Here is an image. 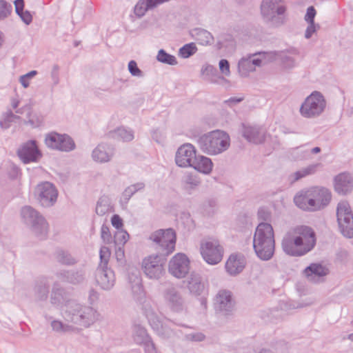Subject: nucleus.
Returning <instances> with one entry per match:
<instances>
[{
	"instance_id": "17",
	"label": "nucleus",
	"mask_w": 353,
	"mask_h": 353,
	"mask_svg": "<svg viewBox=\"0 0 353 353\" xmlns=\"http://www.w3.org/2000/svg\"><path fill=\"white\" fill-rule=\"evenodd\" d=\"M142 269L144 274L151 279L158 280L165 274L163 261L157 254L145 257L142 261Z\"/></svg>"
},
{
	"instance_id": "8",
	"label": "nucleus",
	"mask_w": 353,
	"mask_h": 353,
	"mask_svg": "<svg viewBox=\"0 0 353 353\" xmlns=\"http://www.w3.org/2000/svg\"><path fill=\"white\" fill-rule=\"evenodd\" d=\"M23 223L31 232L40 239H44L49 230L46 219L30 206L23 208Z\"/></svg>"
},
{
	"instance_id": "7",
	"label": "nucleus",
	"mask_w": 353,
	"mask_h": 353,
	"mask_svg": "<svg viewBox=\"0 0 353 353\" xmlns=\"http://www.w3.org/2000/svg\"><path fill=\"white\" fill-rule=\"evenodd\" d=\"M327 106L324 95L319 91H313L301 103L299 113L303 118L315 119L321 116Z\"/></svg>"
},
{
	"instance_id": "36",
	"label": "nucleus",
	"mask_w": 353,
	"mask_h": 353,
	"mask_svg": "<svg viewBox=\"0 0 353 353\" xmlns=\"http://www.w3.org/2000/svg\"><path fill=\"white\" fill-rule=\"evenodd\" d=\"M112 136L123 141L128 142L134 139V132L132 129L120 127L112 132Z\"/></svg>"
},
{
	"instance_id": "40",
	"label": "nucleus",
	"mask_w": 353,
	"mask_h": 353,
	"mask_svg": "<svg viewBox=\"0 0 353 353\" xmlns=\"http://www.w3.org/2000/svg\"><path fill=\"white\" fill-rule=\"evenodd\" d=\"M297 63L295 59L290 55H284L281 57L280 68L284 72H288L293 70Z\"/></svg>"
},
{
	"instance_id": "57",
	"label": "nucleus",
	"mask_w": 353,
	"mask_h": 353,
	"mask_svg": "<svg viewBox=\"0 0 353 353\" xmlns=\"http://www.w3.org/2000/svg\"><path fill=\"white\" fill-rule=\"evenodd\" d=\"M37 74V71L32 70L30 72L23 74V88H27L30 85V80L35 77Z\"/></svg>"
},
{
	"instance_id": "46",
	"label": "nucleus",
	"mask_w": 353,
	"mask_h": 353,
	"mask_svg": "<svg viewBox=\"0 0 353 353\" xmlns=\"http://www.w3.org/2000/svg\"><path fill=\"white\" fill-rule=\"evenodd\" d=\"M152 138L157 143L163 145L166 140V133L160 129H155L152 132Z\"/></svg>"
},
{
	"instance_id": "26",
	"label": "nucleus",
	"mask_w": 353,
	"mask_h": 353,
	"mask_svg": "<svg viewBox=\"0 0 353 353\" xmlns=\"http://www.w3.org/2000/svg\"><path fill=\"white\" fill-rule=\"evenodd\" d=\"M96 281L102 289L110 290L115 283L114 272L107 267H99L97 270Z\"/></svg>"
},
{
	"instance_id": "23",
	"label": "nucleus",
	"mask_w": 353,
	"mask_h": 353,
	"mask_svg": "<svg viewBox=\"0 0 353 353\" xmlns=\"http://www.w3.org/2000/svg\"><path fill=\"white\" fill-rule=\"evenodd\" d=\"M164 299L167 306L174 313H179L184 309V301L174 288H169L164 292Z\"/></svg>"
},
{
	"instance_id": "24",
	"label": "nucleus",
	"mask_w": 353,
	"mask_h": 353,
	"mask_svg": "<svg viewBox=\"0 0 353 353\" xmlns=\"http://www.w3.org/2000/svg\"><path fill=\"white\" fill-rule=\"evenodd\" d=\"M214 307L221 312L231 311L234 307L232 293L227 290H220L214 299Z\"/></svg>"
},
{
	"instance_id": "20",
	"label": "nucleus",
	"mask_w": 353,
	"mask_h": 353,
	"mask_svg": "<svg viewBox=\"0 0 353 353\" xmlns=\"http://www.w3.org/2000/svg\"><path fill=\"white\" fill-rule=\"evenodd\" d=\"M241 134L249 143L253 144L263 143L267 138L265 129L259 125L243 124Z\"/></svg>"
},
{
	"instance_id": "55",
	"label": "nucleus",
	"mask_w": 353,
	"mask_h": 353,
	"mask_svg": "<svg viewBox=\"0 0 353 353\" xmlns=\"http://www.w3.org/2000/svg\"><path fill=\"white\" fill-rule=\"evenodd\" d=\"M111 223L117 230L123 229V220L118 214L112 216L111 219Z\"/></svg>"
},
{
	"instance_id": "49",
	"label": "nucleus",
	"mask_w": 353,
	"mask_h": 353,
	"mask_svg": "<svg viewBox=\"0 0 353 353\" xmlns=\"http://www.w3.org/2000/svg\"><path fill=\"white\" fill-rule=\"evenodd\" d=\"M130 282L132 283V288L136 292L141 288V279L137 272L132 274V276L129 278Z\"/></svg>"
},
{
	"instance_id": "28",
	"label": "nucleus",
	"mask_w": 353,
	"mask_h": 353,
	"mask_svg": "<svg viewBox=\"0 0 353 353\" xmlns=\"http://www.w3.org/2000/svg\"><path fill=\"white\" fill-rule=\"evenodd\" d=\"M41 157L42 153L36 141L30 140L23 144V163H37Z\"/></svg>"
},
{
	"instance_id": "41",
	"label": "nucleus",
	"mask_w": 353,
	"mask_h": 353,
	"mask_svg": "<svg viewBox=\"0 0 353 353\" xmlns=\"http://www.w3.org/2000/svg\"><path fill=\"white\" fill-rule=\"evenodd\" d=\"M197 50L198 48L194 43H189L179 48V56L183 59H188L194 55Z\"/></svg>"
},
{
	"instance_id": "29",
	"label": "nucleus",
	"mask_w": 353,
	"mask_h": 353,
	"mask_svg": "<svg viewBox=\"0 0 353 353\" xmlns=\"http://www.w3.org/2000/svg\"><path fill=\"white\" fill-rule=\"evenodd\" d=\"M23 112L26 113V119H23V123L30 125L32 128H38L43 123V117L39 114L36 108L26 105L23 108Z\"/></svg>"
},
{
	"instance_id": "16",
	"label": "nucleus",
	"mask_w": 353,
	"mask_h": 353,
	"mask_svg": "<svg viewBox=\"0 0 353 353\" xmlns=\"http://www.w3.org/2000/svg\"><path fill=\"white\" fill-rule=\"evenodd\" d=\"M22 116V106L17 99H12L10 107L3 112L0 117V127L8 129L12 125L19 124Z\"/></svg>"
},
{
	"instance_id": "52",
	"label": "nucleus",
	"mask_w": 353,
	"mask_h": 353,
	"mask_svg": "<svg viewBox=\"0 0 353 353\" xmlns=\"http://www.w3.org/2000/svg\"><path fill=\"white\" fill-rule=\"evenodd\" d=\"M101 236L105 243H110L112 241V235L108 226L102 225L101 228Z\"/></svg>"
},
{
	"instance_id": "2",
	"label": "nucleus",
	"mask_w": 353,
	"mask_h": 353,
	"mask_svg": "<svg viewBox=\"0 0 353 353\" xmlns=\"http://www.w3.org/2000/svg\"><path fill=\"white\" fill-rule=\"evenodd\" d=\"M316 244L315 233L305 225L289 230L283 236L281 245L288 255L301 256L310 252Z\"/></svg>"
},
{
	"instance_id": "63",
	"label": "nucleus",
	"mask_w": 353,
	"mask_h": 353,
	"mask_svg": "<svg viewBox=\"0 0 353 353\" xmlns=\"http://www.w3.org/2000/svg\"><path fill=\"white\" fill-rule=\"evenodd\" d=\"M205 336L202 333L190 334L188 335V339L194 341H201Z\"/></svg>"
},
{
	"instance_id": "19",
	"label": "nucleus",
	"mask_w": 353,
	"mask_h": 353,
	"mask_svg": "<svg viewBox=\"0 0 353 353\" xmlns=\"http://www.w3.org/2000/svg\"><path fill=\"white\" fill-rule=\"evenodd\" d=\"M312 190L314 212L322 210L329 205L332 195L328 188L322 186H312Z\"/></svg>"
},
{
	"instance_id": "54",
	"label": "nucleus",
	"mask_w": 353,
	"mask_h": 353,
	"mask_svg": "<svg viewBox=\"0 0 353 353\" xmlns=\"http://www.w3.org/2000/svg\"><path fill=\"white\" fill-rule=\"evenodd\" d=\"M308 26L305 32V37L306 39H310L313 34H314L317 30L319 28V24H316L315 23H307Z\"/></svg>"
},
{
	"instance_id": "50",
	"label": "nucleus",
	"mask_w": 353,
	"mask_h": 353,
	"mask_svg": "<svg viewBox=\"0 0 353 353\" xmlns=\"http://www.w3.org/2000/svg\"><path fill=\"white\" fill-rule=\"evenodd\" d=\"M307 172L305 167L302 168L301 169L297 170L296 172L292 173L290 179L292 182L296 181L302 178L308 176Z\"/></svg>"
},
{
	"instance_id": "30",
	"label": "nucleus",
	"mask_w": 353,
	"mask_h": 353,
	"mask_svg": "<svg viewBox=\"0 0 353 353\" xmlns=\"http://www.w3.org/2000/svg\"><path fill=\"white\" fill-rule=\"evenodd\" d=\"M188 288L190 292L194 295L201 294L205 290L200 276L194 273L191 274L188 278Z\"/></svg>"
},
{
	"instance_id": "39",
	"label": "nucleus",
	"mask_w": 353,
	"mask_h": 353,
	"mask_svg": "<svg viewBox=\"0 0 353 353\" xmlns=\"http://www.w3.org/2000/svg\"><path fill=\"white\" fill-rule=\"evenodd\" d=\"M194 36L197 41L203 46L210 43L213 40L211 33L203 29L196 30Z\"/></svg>"
},
{
	"instance_id": "62",
	"label": "nucleus",
	"mask_w": 353,
	"mask_h": 353,
	"mask_svg": "<svg viewBox=\"0 0 353 353\" xmlns=\"http://www.w3.org/2000/svg\"><path fill=\"white\" fill-rule=\"evenodd\" d=\"M83 279V277L81 274H70L68 276V281L72 283H77L81 282Z\"/></svg>"
},
{
	"instance_id": "61",
	"label": "nucleus",
	"mask_w": 353,
	"mask_h": 353,
	"mask_svg": "<svg viewBox=\"0 0 353 353\" xmlns=\"http://www.w3.org/2000/svg\"><path fill=\"white\" fill-rule=\"evenodd\" d=\"M243 97H231L228 100H225L224 101V103L230 106V107H232L234 105H235L236 104L241 102L243 101Z\"/></svg>"
},
{
	"instance_id": "21",
	"label": "nucleus",
	"mask_w": 353,
	"mask_h": 353,
	"mask_svg": "<svg viewBox=\"0 0 353 353\" xmlns=\"http://www.w3.org/2000/svg\"><path fill=\"white\" fill-rule=\"evenodd\" d=\"M114 148L107 143L98 144L91 152L92 160L99 164L110 162L114 155Z\"/></svg>"
},
{
	"instance_id": "27",
	"label": "nucleus",
	"mask_w": 353,
	"mask_h": 353,
	"mask_svg": "<svg viewBox=\"0 0 353 353\" xmlns=\"http://www.w3.org/2000/svg\"><path fill=\"white\" fill-rule=\"evenodd\" d=\"M246 264L245 257L239 254H232L225 263L226 272L231 276H235L241 273Z\"/></svg>"
},
{
	"instance_id": "43",
	"label": "nucleus",
	"mask_w": 353,
	"mask_h": 353,
	"mask_svg": "<svg viewBox=\"0 0 353 353\" xmlns=\"http://www.w3.org/2000/svg\"><path fill=\"white\" fill-rule=\"evenodd\" d=\"M12 11V6L6 0H0V21L8 18Z\"/></svg>"
},
{
	"instance_id": "33",
	"label": "nucleus",
	"mask_w": 353,
	"mask_h": 353,
	"mask_svg": "<svg viewBox=\"0 0 353 353\" xmlns=\"http://www.w3.org/2000/svg\"><path fill=\"white\" fill-rule=\"evenodd\" d=\"M288 157L292 161L309 159V148H307L306 145L291 148L288 152Z\"/></svg>"
},
{
	"instance_id": "18",
	"label": "nucleus",
	"mask_w": 353,
	"mask_h": 353,
	"mask_svg": "<svg viewBox=\"0 0 353 353\" xmlns=\"http://www.w3.org/2000/svg\"><path fill=\"white\" fill-rule=\"evenodd\" d=\"M329 274L328 267L320 263H311L303 270V274L307 281L315 284L324 282Z\"/></svg>"
},
{
	"instance_id": "34",
	"label": "nucleus",
	"mask_w": 353,
	"mask_h": 353,
	"mask_svg": "<svg viewBox=\"0 0 353 353\" xmlns=\"http://www.w3.org/2000/svg\"><path fill=\"white\" fill-rule=\"evenodd\" d=\"M96 213L99 216H105L114 211L110 199L105 196L100 197L96 206Z\"/></svg>"
},
{
	"instance_id": "56",
	"label": "nucleus",
	"mask_w": 353,
	"mask_h": 353,
	"mask_svg": "<svg viewBox=\"0 0 353 353\" xmlns=\"http://www.w3.org/2000/svg\"><path fill=\"white\" fill-rule=\"evenodd\" d=\"M141 345H144L145 350L147 353H157L155 345L150 338Z\"/></svg>"
},
{
	"instance_id": "37",
	"label": "nucleus",
	"mask_w": 353,
	"mask_h": 353,
	"mask_svg": "<svg viewBox=\"0 0 353 353\" xmlns=\"http://www.w3.org/2000/svg\"><path fill=\"white\" fill-rule=\"evenodd\" d=\"M156 59L159 63L169 65H176L178 64L176 57L168 53L163 49H161L158 51Z\"/></svg>"
},
{
	"instance_id": "31",
	"label": "nucleus",
	"mask_w": 353,
	"mask_h": 353,
	"mask_svg": "<svg viewBox=\"0 0 353 353\" xmlns=\"http://www.w3.org/2000/svg\"><path fill=\"white\" fill-rule=\"evenodd\" d=\"M201 74L204 79L211 83H219V81L223 79L217 74L216 68L210 64H204L201 69Z\"/></svg>"
},
{
	"instance_id": "5",
	"label": "nucleus",
	"mask_w": 353,
	"mask_h": 353,
	"mask_svg": "<svg viewBox=\"0 0 353 353\" xmlns=\"http://www.w3.org/2000/svg\"><path fill=\"white\" fill-rule=\"evenodd\" d=\"M197 144L203 154L216 156L229 149L230 137L223 130H214L201 134L197 139Z\"/></svg>"
},
{
	"instance_id": "6",
	"label": "nucleus",
	"mask_w": 353,
	"mask_h": 353,
	"mask_svg": "<svg viewBox=\"0 0 353 353\" xmlns=\"http://www.w3.org/2000/svg\"><path fill=\"white\" fill-rule=\"evenodd\" d=\"M287 7L283 0H262L260 14L263 21L272 28H279L286 22Z\"/></svg>"
},
{
	"instance_id": "10",
	"label": "nucleus",
	"mask_w": 353,
	"mask_h": 353,
	"mask_svg": "<svg viewBox=\"0 0 353 353\" xmlns=\"http://www.w3.org/2000/svg\"><path fill=\"white\" fill-rule=\"evenodd\" d=\"M199 252L208 264L214 265L222 261L224 250L218 239L208 237L201 241Z\"/></svg>"
},
{
	"instance_id": "47",
	"label": "nucleus",
	"mask_w": 353,
	"mask_h": 353,
	"mask_svg": "<svg viewBox=\"0 0 353 353\" xmlns=\"http://www.w3.org/2000/svg\"><path fill=\"white\" fill-rule=\"evenodd\" d=\"M219 68L220 72L226 77H229L231 74L230 63L228 60L223 59L219 62Z\"/></svg>"
},
{
	"instance_id": "11",
	"label": "nucleus",
	"mask_w": 353,
	"mask_h": 353,
	"mask_svg": "<svg viewBox=\"0 0 353 353\" xmlns=\"http://www.w3.org/2000/svg\"><path fill=\"white\" fill-rule=\"evenodd\" d=\"M271 58L272 54L268 52H260L243 57L237 63L238 73L242 77H247L251 72L256 70V67L266 63Z\"/></svg>"
},
{
	"instance_id": "22",
	"label": "nucleus",
	"mask_w": 353,
	"mask_h": 353,
	"mask_svg": "<svg viewBox=\"0 0 353 353\" xmlns=\"http://www.w3.org/2000/svg\"><path fill=\"white\" fill-rule=\"evenodd\" d=\"M333 186L336 192L345 195L353 190V176L349 172H341L333 179Z\"/></svg>"
},
{
	"instance_id": "53",
	"label": "nucleus",
	"mask_w": 353,
	"mask_h": 353,
	"mask_svg": "<svg viewBox=\"0 0 353 353\" xmlns=\"http://www.w3.org/2000/svg\"><path fill=\"white\" fill-rule=\"evenodd\" d=\"M316 10L313 6H310L307 9V12L304 17L305 21L307 23H314V17L316 16Z\"/></svg>"
},
{
	"instance_id": "45",
	"label": "nucleus",
	"mask_w": 353,
	"mask_h": 353,
	"mask_svg": "<svg viewBox=\"0 0 353 353\" xmlns=\"http://www.w3.org/2000/svg\"><path fill=\"white\" fill-rule=\"evenodd\" d=\"M128 239L129 234L123 229L117 230L114 234V243L119 246L123 245Z\"/></svg>"
},
{
	"instance_id": "58",
	"label": "nucleus",
	"mask_w": 353,
	"mask_h": 353,
	"mask_svg": "<svg viewBox=\"0 0 353 353\" xmlns=\"http://www.w3.org/2000/svg\"><path fill=\"white\" fill-rule=\"evenodd\" d=\"M320 166L321 163H315L305 166V168L306 169L308 175L310 176L314 174Z\"/></svg>"
},
{
	"instance_id": "4",
	"label": "nucleus",
	"mask_w": 353,
	"mask_h": 353,
	"mask_svg": "<svg viewBox=\"0 0 353 353\" xmlns=\"http://www.w3.org/2000/svg\"><path fill=\"white\" fill-rule=\"evenodd\" d=\"M253 248L261 260L272 259L274 253L275 239L274 231L270 223L262 222L257 225L253 236Z\"/></svg>"
},
{
	"instance_id": "51",
	"label": "nucleus",
	"mask_w": 353,
	"mask_h": 353,
	"mask_svg": "<svg viewBox=\"0 0 353 353\" xmlns=\"http://www.w3.org/2000/svg\"><path fill=\"white\" fill-rule=\"evenodd\" d=\"M307 172L305 167L302 168L301 169L297 170L296 172L292 173L290 179L292 182L296 181L302 178L308 176Z\"/></svg>"
},
{
	"instance_id": "12",
	"label": "nucleus",
	"mask_w": 353,
	"mask_h": 353,
	"mask_svg": "<svg viewBox=\"0 0 353 353\" xmlns=\"http://www.w3.org/2000/svg\"><path fill=\"white\" fill-rule=\"evenodd\" d=\"M45 145L53 150L70 152L76 148L74 141L67 134H60L52 131L44 136Z\"/></svg>"
},
{
	"instance_id": "44",
	"label": "nucleus",
	"mask_w": 353,
	"mask_h": 353,
	"mask_svg": "<svg viewBox=\"0 0 353 353\" xmlns=\"http://www.w3.org/2000/svg\"><path fill=\"white\" fill-rule=\"evenodd\" d=\"M128 70L134 77L143 78L144 77V72L138 67L137 62L134 60L128 62Z\"/></svg>"
},
{
	"instance_id": "48",
	"label": "nucleus",
	"mask_w": 353,
	"mask_h": 353,
	"mask_svg": "<svg viewBox=\"0 0 353 353\" xmlns=\"http://www.w3.org/2000/svg\"><path fill=\"white\" fill-rule=\"evenodd\" d=\"M110 256V249L105 246L101 247V248L100 250V259H101L100 267H106V265L108 262Z\"/></svg>"
},
{
	"instance_id": "13",
	"label": "nucleus",
	"mask_w": 353,
	"mask_h": 353,
	"mask_svg": "<svg viewBox=\"0 0 353 353\" xmlns=\"http://www.w3.org/2000/svg\"><path fill=\"white\" fill-rule=\"evenodd\" d=\"M336 216L339 228L342 234L348 238L353 237V213L347 201L339 203Z\"/></svg>"
},
{
	"instance_id": "60",
	"label": "nucleus",
	"mask_w": 353,
	"mask_h": 353,
	"mask_svg": "<svg viewBox=\"0 0 353 353\" xmlns=\"http://www.w3.org/2000/svg\"><path fill=\"white\" fill-rule=\"evenodd\" d=\"M20 169L14 164L10 165L8 174L11 179H15L19 174Z\"/></svg>"
},
{
	"instance_id": "3",
	"label": "nucleus",
	"mask_w": 353,
	"mask_h": 353,
	"mask_svg": "<svg viewBox=\"0 0 353 353\" xmlns=\"http://www.w3.org/2000/svg\"><path fill=\"white\" fill-rule=\"evenodd\" d=\"M174 160L179 167L191 168L203 174H210L213 170L211 159L198 154L195 146L191 143L181 145L176 152Z\"/></svg>"
},
{
	"instance_id": "42",
	"label": "nucleus",
	"mask_w": 353,
	"mask_h": 353,
	"mask_svg": "<svg viewBox=\"0 0 353 353\" xmlns=\"http://www.w3.org/2000/svg\"><path fill=\"white\" fill-rule=\"evenodd\" d=\"M150 337L148 336L145 328L139 325L134 327L133 339L134 341L139 345L145 343Z\"/></svg>"
},
{
	"instance_id": "32",
	"label": "nucleus",
	"mask_w": 353,
	"mask_h": 353,
	"mask_svg": "<svg viewBox=\"0 0 353 353\" xmlns=\"http://www.w3.org/2000/svg\"><path fill=\"white\" fill-rule=\"evenodd\" d=\"M145 188V183L143 182H137L136 183L128 185L125 188L121 194L120 202L122 203H128L131 197L137 192L143 190Z\"/></svg>"
},
{
	"instance_id": "38",
	"label": "nucleus",
	"mask_w": 353,
	"mask_h": 353,
	"mask_svg": "<svg viewBox=\"0 0 353 353\" xmlns=\"http://www.w3.org/2000/svg\"><path fill=\"white\" fill-rule=\"evenodd\" d=\"M183 184L185 189H194L201 183L200 177L193 173H187L183 179Z\"/></svg>"
},
{
	"instance_id": "1",
	"label": "nucleus",
	"mask_w": 353,
	"mask_h": 353,
	"mask_svg": "<svg viewBox=\"0 0 353 353\" xmlns=\"http://www.w3.org/2000/svg\"><path fill=\"white\" fill-rule=\"evenodd\" d=\"M51 303L59 310L64 322L52 320L50 323L53 331L58 333L76 332L87 329L100 319V314L94 307L67 299L62 289L53 288Z\"/></svg>"
},
{
	"instance_id": "14",
	"label": "nucleus",
	"mask_w": 353,
	"mask_h": 353,
	"mask_svg": "<svg viewBox=\"0 0 353 353\" xmlns=\"http://www.w3.org/2000/svg\"><path fill=\"white\" fill-rule=\"evenodd\" d=\"M150 239L157 245L167 255L174 251L176 235L172 228L160 229L152 232Z\"/></svg>"
},
{
	"instance_id": "25",
	"label": "nucleus",
	"mask_w": 353,
	"mask_h": 353,
	"mask_svg": "<svg viewBox=\"0 0 353 353\" xmlns=\"http://www.w3.org/2000/svg\"><path fill=\"white\" fill-rule=\"evenodd\" d=\"M294 201L300 209L307 212H314L312 187L299 192L295 195Z\"/></svg>"
},
{
	"instance_id": "59",
	"label": "nucleus",
	"mask_w": 353,
	"mask_h": 353,
	"mask_svg": "<svg viewBox=\"0 0 353 353\" xmlns=\"http://www.w3.org/2000/svg\"><path fill=\"white\" fill-rule=\"evenodd\" d=\"M48 292V288L46 285L39 286L37 289V296L40 299L46 298Z\"/></svg>"
},
{
	"instance_id": "35",
	"label": "nucleus",
	"mask_w": 353,
	"mask_h": 353,
	"mask_svg": "<svg viewBox=\"0 0 353 353\" xmlns=\"http://www.w3.org/2000/svg\"><path fill=\"white\" fill-rule=\"evenodd\" d=\"M155 8L151 0H138L133 8V13L137 17L141 18L148 10Z\"/></svg>"
},
{
	"instance_id": "9",
	"label": "nucleus",
	"mask_w": 353,
	"mask_h": 353,
	"mask_svg": "<svg viewBox=\"0 0 353 353\" xmlns=\"http://www.w3.org/2000/svg\"><path fill=\"white\" fill-rule=\"evenodd\" d=\"M32 194L37 202L43 208H50L57 203L59 191L54 183L41 181L33 188Z\"/></svg>"
},
{
	"instance_id": "64",
	"label": "nucleus",
	"mask_w": 353,
	"mask_h": 353,
	"mask_svg": "<svg viewBox=\"0 0 353 353\" xmlns=\"http://www.w3.org/2000/svg\"><path fill=\"white\" fill-rule=\"evenodd\" d=\"M15 12L22 19V0H15Z\"/></svg>"
},
{
	"instance_id": "15",
	"label": "nucleus",
	"mask_w": 353,
	"mask_h": 353,
	"mask_svg": "<svg viewBox=\"0 0 353 353\" xmlns=\"http://www.w3.org/2000/svg\"><path fill=\"white\" fill-rule=\"evenodd\" d=\"M190 270V260L184 253L178 252L170 258L168 264V271L176 279H183Z\"/></svg>"
}]
</instances>
